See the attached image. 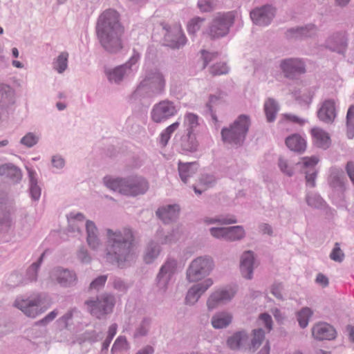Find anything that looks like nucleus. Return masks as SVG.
Segmentation results:
<instances>
[{"mask_svg":"<svg viewBox=\"0 0 354 354\" xmlns=\"http://www.w3.org/2000/svg\"><path fill=\"white\" fill-rule=\"evenodd\" d=\"M68 54L66 52L62 53L57 57L55 68L59 73H62L67 68Z\"/></svg>","mask_w":354,"mask_h":354,"instance_id":"nucleus-37","label":"nucleus"},{"mask_svg":"<svg viewBox=\"0 0 354 354\" xmlns=\"http://www.w3.org/2000/svg\"><path fill=\"white\" fill-rule=\"evenodd\" d=\"M128 348V342L124 337L120 336L115 341L112 351H121Z\"/></svg>","mask_w":354,"mask_h":354,"instance_id":"nucleus-44","label":"nucleus"},{"mask_svg":"<svg viewBox=\"0 0 354 354\" xmlns=\"http://www.w3.org/2000/svg\"><path fill=\"white\" fill-rule=\"evenodd\" d=\"M316 281L323 286H326L328 284V278L321 273L317 274Z\"/></svg>","mask_w":354,"mask_h":354,"instance_id":"nucleus-60","label":"nucleus"},{"mask_svg":"<svg viewBox=\"0 0 354 354\" xmlns=\"http://www.w3.org/2000/svg\"><path fill=\"white\" fill-rule=\"evenodd\" d=\"M86 304L92 315L100 318L112 311L114 301L112 296L106 295L97 301H87Z\"/></svg>","mask_w":354,"mask_h":354,"instance_id":"nucleus-8","label":"nucleus"},{"mask_svg":"<svg viewBox=\"0 0 354 354\" xmlns=\"http://www.w3.org/2000/svg\"><path fill=\"white\" fill-rule=\"evenodd\" d=\"M335 330L326 323H319L312 328L313 336L319 340L332 339L335 337Z\"/></svg>","mask_w":354,"mask_h":354,"instance_id":"nucleus-16","label":"nucleus"},{"mask_svg":"<svg viewBox=\"0 0 354 354\" xmlns=\"http://www.w3.org/2000/svg\"><path fill=\"white\" fill-rule=\"evenodd\" d=\"M180 122H175L173 124L167 127L164 131H166L170 136L179 127Z\"/></svg>","mask_w":354,"mask_h":354,"instance_id":"nucleus-62","label":"nucleus"},{"mask_svg":"<svg viewBox=\"0 0 354 354\" xmlns=\"http://www.w3.org/2000/svg\"><path fill=\"white\" fill-rule=\"evenodd\" d=\"M86 231H87V242L89 246L95 249L98 245V239L97 238L96 232H97V228L95 225V224L91 221H87L86 222Z\"/></svg>","mask_w":354,"mask_h":354,"instance_id":"nucleus-27","label":"nucleus"},{"mask_svg":"<svg viewBox=\"0 0 354 354\" xmlns=\"http://www.w3.org/2000/svg\"><path fill=\"white\" fill-rule=\"evenodd\" d=\"M235 294L232 288L215 291L207 300L209 309H213L221 304L231 299Z\"/></svg>","mask_w":354,"mask_h":354,"instance_id":"nucleus-15","label":"nucleus"},{"mask_svg":"<svg viewBox=\"0 0 354 354\" xmlns=\"http://www.w3.org/2000/svg\"><path fill=\"white\" fill-rule=\"evenodd\" d=\"M184 125L187 128L188 138L192 140V145L187 147V149L195 151L198 146V142L196 140L194 132L199 125L198 115L191 113L185 114Z\"/></svg>","mask_w":354,"mask_h":354,"instance_id":"nucleus-12","label":"nucleus"},{"mask_svg":"<svg viewBox=\"0 0 354 354\" xmlns=\"http://www.w3.org/2000/svg\"><path fill=\"white\" fill-rule=\"evenodd\" d=\"M248 336L243 332H238L227 339V345L231 349H238L248 342Z\"/></svg>","mask_w":354,"mask_h":354,"instance_id":"nucleus-24","label":"nucleus"},{"mask_svg":"<svg viewBox=\"0 0 354 354\" xmlns=\"http://www.w3.org/2000/svg\"><path fill=\"white\" fill-rule=\"evenodd\" d=\"M30 192L34 200H38L41 195V189L37 183L30 184Z\"/></svg>","mask_w":354,"mask_h":354,"instance_id":"nucleus-53","label":"nucleus"},{"mask_svg":"<svg viewBox=\"0 0 354 354\" xmlns=\"http://www.w3.org/2000/svg\"><path fill=\"white\" fill-rule=\"evenodd\" d=\"M274 16V10L269 6L253 10L250 17L253 22L259 26L268 25Z\"/></svg>","mask_w":354,"mask_h":354,"instance_id":"nucleus-11","label":"nucleus"},{"mask_svg":"<svg viewBox=\"0 0 354 354\" xmlns=\"http://www.w3.org/2000/svg\"><path fill=\"white\" fill-rule=\"evenodd\" d=\"M177 113V109L174 102L162 100L156 104L151 113L152 120L156 123L162 122Z\"/></svg>","mask_w":354,"mask_h":354,"instance_id":"nucleus-7","label":"nucleus"},{"mask_svg":"<svg viewBox=\"0 0 354 354\" xmlns=\"http://www.w3.org/2000/svg\"><path fill=\"white\" fill-rule=\"evenodd\" d=\"M228 67L226 64L223 62L216 63L209 68V73L212 75H225L228 73Z\"/></svg>","mask_w":354,"mask_h":354,"instance_id":"nucleus-38","label":"nucleus"},{"mask_svg":"<svg viewBox=\"0 0 354 354\" xmlns=\"http://www.w3.org/2000/svg\"><path fill=\"white\" fill-rule=\"evenodd\" d=\"M335 116V102L330 100L325 101L318 112L319 118L325 122H331Z\"/></svg>","mask_w":354,"mask_h":354,"instance_id":"nucleus-18","label":"nucleus"},{"mask_svg":"<svg viewBox=\"0 0 354 354\" xmlns=\"http://www.w3.org/2000/svg\"><path fill=\"white\" fill-rule=\"evenodd\" d=\"M330 257L335 261L341 262L343 261L344 258V254L340 249L339 244L338 243L335 244V247L330 254Z\"/></svg>","mask_w":354,"mask_h":354,"instance_id":"nucleus-40","label":"nucleus"},{"mask_svg":"<svg viewBox=\"0 0 354 354\" xmlns=\"http://www.w3.org/2000/svg\"><path fill=\"white\" fill-rule=\"evenodd\" d=\"M171 136L168 134L166 131H163L160 134V142L162 146H165L169 140L170 139Z\"/></svg>","mask_w":354,"mask_h":354,"instance_id":"nucleus-63","label":"nucleus"},{"mask_svg":"<svg viewBox=\"0 0 354 354\" xmlns=\"http://www.w3.org/2000/svg\"><path fill=\"white\" fill-rule=\"evenodd\" d=\"M175 38H173L170 33H168L166 37V41L169 42L168 45L173 48H178L183 46L186 43V37L183 34L180 27L176 28Z\"/></svg>","mask_w":354,"mask_h":354,"instance_id":"nucleus-23","label":"nucleus"},{"mask_svg":"<svg viewBox=\"0 0 354 354\" xmlns=\"http://www.w3.org/2000/svg\"><path fill=\"white\" fill-rule=\"evenodd\" d=\"M204 222L207 224H213L216 223H219L221 224H230L235 223L236 222L234 217L231 216L230 218H205Z\"/></svg>","mask_w":354,"mask_h":354,"instance_id":"nucleus-42","label":"nucleus"},{"mask_svg":"<svg viewBox=\"0 0 354 354\" xmlns=\"http://www.w3.org/2000/svg\"><path fill=\"white\" fill-rule=\"evenodd\" d=\"M41 298L39 296L27 299L17 298L14 306L21 310L26 316L35 318L43 313L39 308Z\"/></svg>","mask_w":354,"mask_h":354,"instance_id":"nucleus-9","label":"nucleus"},{"mask_svg":"<svg viewBox=\"0 0 354 354\" xmlns=\"http://www.w3.org/2000/svg\"><path fill=\"white\" fill-rule=\"evenodd\" d=\"M197 170V165L194 162L178 164L180 176L184 183H187V178Z\"/></svg>","mask_w":354,"mask_h":354,"instance_id":"nucleus-25","label":"nucleus"},{"mask_svg":"<svg viewBox=\"0 0 354 354\" xmlns=\"http://www.w3.org/2000/svg\"><path fill=\"white\" fill-rule=\"evenodd\" d=\"M51 277L55 279L57 283L63 286L73 285L77 281V277L74 272L62 268H57L53 270Z\"/></svg>","mask_w":354,"mask_h":354,"instance_id":"nucleus-17","label":"nucleus"},{"mask_svg":"<svg viewBox=\"0 0 354 354\" xmlns=\"http://www.w3.org/2000/svg\"><path fill=\"white\" fill-rule=\"evenodd\" d=\"M281 68L285 75L288 77L305 73V67L301 60L297 59H288L283 60Z\"/></svg>","mask_w":354,"mask_h":354,"instance_id":"nucleus-13","label":"nucleus"},{"mask_svg":"<svg viewBox=\"0 0 354 354\" xmlns=\"http://www.w3.org/2000/svg\"><path fill=\"white\" fill-rule=\"evenodd\" d=\"M234 21V14L232 12L218 13L207 30V34L212 38L216 39L225 36Z\"/></svg>","mask_w":354,"mask_h":354,"instance_id":"nucleus-5","label":"nucleus"},{"mask_svg":"<svg viewBox=\"0 0 354 354\" xmlns=\"http://www.w3.org/2000/svg\"><path fill=\"white\" fill-rule=\"evenodd\" d=\"M259 318L263 322L268 330L270 331L272 329V324L271 317L268 314L263 313L260 315Z\"/></svg>","mask_w":354,"mask_h":354,"instance_id":"nucleus-56","label":"nucleus"},{"mask_svg":"<svg viewBox=\"0 0 354 354\" xmlns=\"http://www.w3.org/2000/svg\"><path fill=\"white\" fill-rule=\"evenodd\" d=\"M264 110L268 122H272L275 119L278 111V106L276 102L272 99H268L264 104Z\"/></svg>","mask_w":354,"mask_h":354,"instance_id":"nucleus-29","label":"nucleus"},{"mask_svg":"<svg viewBox=\"0 0 354 354\" xmlns=\"http://www.w3.org/2000/svg\"><path fill=\"white\" fill-rule=\"evenodd\" d=\"M346 127L347 136L348 138H353L354 136V106L348 108L346 115Z\"/></svg>","mask_w":354,"mask_h":354,"instance_id":"nucleus-31","label":"nucleus"},{"mask_svg":"<svg viewBox=\"0 0 354 354\" xmlns=\"http://www.w3.org/2000/svg\"><path fill=\"white\" fill-rule=\"evenodd\" d=\"M107 279L106 276L102 275L97 278H96L94 281H93L90 285V288L91 289H98L99 288L103 286Z\"/></svg>","mask_w":354,"mask_h":354,"instance_id":"nucleus-49","label":"nucleus"},{"mask_svg":"<svg viewBox=\"0 0 354 354\" xmlns=\"http://www.w3.org/2000/svg\"><path fill=\"white\" fill-rule=\"evenodd\" d=\"M124 31V27L120 23V15L115 10H107L100 16L97 34L106 50L114 53L122 48L121 37Z\"/></svg>","mask_w":354,"mask_h":354,"instance_id":"nucleus-1","label":"nucleus"},{"mask_svg":"<svg viewBox=\"0 0 354 354\" xmlns=\"http://www.w3.org/2000/svg\"><path fill=\"white\" fill-rule=\"evenodd\" d=\"M165 86V77L158 71L149 73L140 84V87H148L152 93L156 94L162 93Z\"/></svg>","mask_w":354,"mask_h":354,"instance_id":"nucleus-10","label":"nucleus"},{"mask_svg":"<svg viewBox=\"0 0 354 354\" xmlns=\"http://www.w3.org/2000/svg\"><path fill=\"white\" fill-rule=\"evenodd\" d=\"M282 117L286 121H290L299 124H303L304 123V120L303 119L299 118V117L295 115L283 114Z\"/></svg>","mask_w":354,"mask_h":354,"instance_id":"nucleus-55","label":"nucleus"},{"mask_svg":"<svg viewBox=\"0 0 354 354\" xmlns=\"http://www.w3.org/2000/svg\"><path fill=\"white\" fill-rule=\"evenodd\" d=\"M108 245L106 258L110 262H116L119 266L131 257L133 236L129 229L113 232L107 230Z\"/></svg>","mask_w":354,"mask_h":354,"instance_id":"nucleus-2","label":"nucleus"},{"mask_svg":"<svg viewBox=\"0 0 354 354\" xmlns=\"http://www.w3.org/2000/svg\"><path fill=\"white\" fill-rule=\"evenodd\" d=\"M0 176H6L18 180L21 178V174L20 170L14 165L6 164L0 166Z\"/></svg>","mask_w":354,"mask_h":354,"instance_id":"nucleus-28","label":"nucleus"},{"mask_svg":"<svg viewBox=\"0 0 354 354\" xmlns=\"http://www.w3.org/2000/svg\"><path fill=\"white\" fill-rule=\"evenodd\" d=\"M44 255V253L42 254L41 257L39 259V262L32 263L28 270V272H32V274L34 275L33 279H36L37 270L39 267L40 262L41 261Z\"/></svg>","mask_w":354,"mask_h":354,"instance_id":"nucleus-58","label":"nucleus"},{"mask_svg":"<svg viewBox=\"0 0 354 354\" xmlns=\"http://www.w3.org/2000/svg\"><path fill=\"white\" fill-rule=\"evenodd\" d=\"M314 143L319 147L327 148L330 144V137L323 129L315 127L311 129Z\"/></svg>","mask_w":354,"mask_h":354,"instance_id":"nucleus-21","label":"nucleus"},{"mask_svg":"<svg viewBox=\"0 0 354 354\" xmlns=\"http://www.w3.org/2000/svg\"><path fill=\"white\" fill-rule=\"evenodd\" d=\"M335 44H328L329 48H332L333 50H337L338 52H342L346 46V42L343 37H337L334 40Z\"/></svg>","mask_w":354,"mask_h":354,"instance_id":"nucleus-45","label":"nucleus"},{"mask_svg":"<svg viewBox=\"0 0 354 354\" xmlns=\"http://www.w3.org/2000/svg\"><path fill=\"white\" fill-rule=\"evenodd\" d=\"M213 281L211 279H207L201 283H197L193 286L187 292L186 296V302L189 304H195L199 297L212 285Z\"/></svg>","mask_w":354,"mask_h":354,"instance_id":"nucleus-14","label":"nucleus"},{"mask_svg":"<svg viewBox=\"0 0 354 354\" xmlns=\"http://www.w3.org/2000/svg\"><path fill=\"white\" fill-rule=\"evenodd\" d=\"M205 19L203 18L195 17L193 18L187 24V31L189 34L194 35L198 32L202 25L203 24Z\"/></svg>","mask_w":354,"mask_h":354,"instance_id":"nucleus-33","label":"nucleus"},{"mask_svg":"<svg viewBox=\"0 0 354 354\" xmlns=\"http://www.w3.org/2000/svg\"><path fill=\"white\" fill-rule=\"evenodd\" d=\"M279 167L281 171L286 174L288 176H292L293 174V170L292 168H289L286 160L283 158H280L279 160Z\"/></svg>","mask_w":354,"mask_h":354,"instance_id":"nucleus-52","label":"nucleus"},{"mask_svg":"<svg viewBox=\"0 0 354 354\" xmlns=\"http://www.w3.org/2000/svg\"><path fill=\"white\" fill-rule=\"evenodd\" d=\"M264 339V333L262 329L254 330L253 337L251 342L250 350L254 351L259 346Z\"/></svg>","mask_w":354,"mask_h":354,"instance_id":"nucleus-34","label":"nucleus"},{"mask_svg":"<svg viewBox=\"0 0 354 354\" xmlns=\"http://www.w3.org/2000/svg\"><path fill=\"white\" fill-rule=\"evenodd\" d=\"M57 312L56 310H53L48 314L44 319L39 321L37 324H46L49 322L53 320L57 315Z\"/></svg>","mask_w":354,"mask_h":354,"instance_id":"nucleus-57","label":"nucleus"},{"mask_svg":"<svg viewBox=\"0 0 354 354\" xmlns=\"http://www.w3.org/2000/svg\"><path fill=\"white\" fill-rule=\"evenodd\" d=\"M245 236V231L241 226L227 227L226 240L234 241L242 239Z\"/></svg>","mask_w":354,"mask_h":354,"instance_id":"nucleus-30","label":"nucleus"},{"mask_svg":"<svg viewBox=\"0 0 354 354\" xmlns=\"http://www.w3.org/2000/svg\"><path fill=\"white\" fill-rule=\"evenodd\" d=\"M232 322V316L229 313H221L215 315L212 319V324L215 328H222L228 326Z\"/></svg>","mask_w":354,"mask_h":354,"instance_id":"nucleus-26","label":"nucleus"},{"mask_svg":"<svg viewBox=\"0 0 354 354\" xmlns=\"http://www.w3.org/2000/svg\"><path fill=\"white\" fill-rule=\"evenodd\" d=\"M201 56L204 62L203 67L205 68L211 61L217 57L216 53H209L206 50H201Z\"/></svg>","mask_w":354,"mask_h":354,"instance_id":"nucleus-48","label":"nucleus"},{"mask_svg":"<svg viewBox=\"0 0 354 354\" xmlns=\"http://www.w3.org/2000/svg\"><path fill=\"white\" fill-rule=\"evenodd\" d=\"M104 180L108 188L124 195L136 196L144 194L149 187L148 183L141 177L127 180L105 177Z\"/></svg>","mask_w":354,"mask_h":354,"instance_id":"nucleus-3","label":"nucleus"},{"mask_svg":"<svg viewBox=\"0 0 354 354\" xmlns=\"http://www.w3.org/2000/svg\"><path fill=\"white\" fill-rule=\"evenodd\" d=\"M154 350L152 346H147L143 348L140 349L136 354H153Z\"/></svg>","mask_w":354,"mask_h":354,"instance_id":"nucleus-64","label":"nucleus"},{"mask_svg":"<svg viewBox=\"0 0 354 354\" xmlns=\"http://www.w3.org/2000/svg\"><path fill=\"white\" fill-rule=\"evenodd\" d=\"M179 210V207L177 205H168L158 209L156 214L164 223H169L178 217Z\"/></svg>","mask_w":354,"mask_h":354,"instance_id":"nucleus-22","label":"nucleus"},{"mask_svg":"<svg viewBox=\"0 0 354 354\" xmlns=\"http://www.w3.org/2000/svg\"><path fill=\"white\" fill-rule=\"evenodd\" d=\"M158 254L159 248L156 245L153 246V244L151 243L147 249V252L144 259L146 263H150L156 257L158 256Z\"/></svg>","mask_w":354,"mask_h":354,"instance_id":"nucleus-41","label":"nucleus"},{"mask_svg":"<svg viewBox=\"0 0 354 354\" xmlns=\"http://www.w3.org/2000/svg\"><path fill=\"white\" fill-rule=\"evenodd\" d=\"M207 180H204L203 179L201 180V185L203 187L202 190H199L196 188V187H194V192L196 194H201L203 191L205 190L209 185L214 181L213 177L211 176H206Z\"/></svg>","mask_w":354,"mask_h":354,"instance_id":"nucleus-51","label":"nucleus"},{"mask_svg":"<svg viewBox=\"0 0 354 354\" xmlns=\"http://www.w3.org/2000/svg\"><path fill=\"white\" fill-rule=\"evenodd\" d=\"M346 171L351 179L354 184V163L352 162H348L346 165Z\"/></svg>","mask_w":354,"mask_h":354,"instance_id":"nucleus-59","label":"nucleus"},{"mask_svg":"<svg viewBox=\"0 0 354 354\" xmlns=\"http://www.w3.org/2000/svg\"><path fill=\"white\" fill-rule=\"evenodd\" d=\"M52 162L54 167L57 168H61L64 165V159L59 156H54L52 159Z\"/></svg>","mask_w":354,"mask_h":354,"instance_id":"nucleus-61","label":"nucleus"},{"mask_svg":"<svg viewBox=\"0 0 354 354\" xmlns=\"http://www.w3.org/2000/svg\"><path fill=\"white\" fill-rule=\"evenodd\" d=\"M318 162L319 158L316 156H306L301 158V163L303 165V167L305 169H313L316 165L318 163Z\"/></svg>","mask_w":354,"mask_h":354,"instance_id":"nucleus-43","label":"nucleus"},{"mask_svg":"<svg viewBox=\"0 0 354 354\" xmlns=\"http://www.w3.org/2000/svg\"><path fill=\"white\" fill-rule=\"evenodd\" d=\"M286 145L291 151L302 153L306 149V141L299 134L295 133L286 139Z\"/></svg>","mask_w":354,"mask_h":354,"instance_id":"nucleus-20","label":"nucleus"},{"mask_svg":"<svg viewBox=\"0 0 354 354\" xmlns=\"http://www.w3.org/2000/svg\"><path fill=\"white\" fill-rule=\"evenodd\" d=\"M313 311L307 307L303 308L297 313V320L301 328H306L308 324L309 318L312 316Z\"/></svg>","mask_w":354,"mask_h":354,"instance_id":"nucleus-32","label":"nucleus"},{"mask_svg":"<svg viewBox=\"0 0 354 354\" xmlns=\"http://www.w3.org/2000/svg\"><path fill=\"white\" fill-rule=\"evenodd\" d=\"M213 266L211 258L198 257L191 263L187 271V278L190 282L199 281L209 274Z\"/></svg>","mask_w":354,"mask_h":354,"instance_id":"nucleus-6","label":"nucleus"},{"mask_svg":"<svg viewBox=\"0 0 354 354\" xmlns=\"http://www.w3.org/2000/svg\"><path fill=\"white\" fill-rule=\"evenodd\" d=\"M223 101L224 100H223V94L220 93L218 95H212L209 97V101L207 106L209 107V109L211 111H212V108L214 105L219 104L221 102H223Z\"/></svg>","mask_w":354,"mask_h":354,"instance_id":"nucleus-50","label":"nucleus"},{"mask_svg":"<svg viewBox=\"0 0 354 354\" xmlns=\"http://www.w3.org/2000/svg\"><path fill=\"white\" fill-rule=\"evenodd\" d=\"M125 66H120L108 73V78L111 82H118L122 80L125 74Z\"/></svg>","mask_w":354,"mask_h":354,"instance_id":"nucleus-35","label":"nucleus"},{"mask_svg":"<svg viewBox=\"0 0 354 354\" xmlns=\"http://www.w3.org/2000/svg\"><path fill=\"white\" fill-rule=\"evenodd\" d=\"M250 124L249 117L241 115L229 128L222 129L223 140L230 144L241 145L245 140Z\"/></svg>","mask_w":354,"mask_h":354,"instance_id":"nucleus-4","label":"nucleus"},{"mask_svg":"<svg viewBox=\"0 0 354 354\" xmlns=\"http://www.w3.org/2000/svg\"><path fill=\"white\" fill-rule=\"evenodd\" d=\"M317 176V172L313 171L312 173L309 171L306 172V180L308 186L311 187H314L315 186V178Z\"/></svg>","mask_w":354,"mask_h":354,"instance_id":"nucleus-54","label":"nucleus"},{"mask_svg":"<svg viewBox=\"0 0 354 354\" xmlns=\"http://www.w3.org/2000/svg\"><path fill=\"white\" fill-rule=\"evenodd\" d=\"M176 268V262L174 260H168L160 269L158 277L162 278L167 274L174 273Z\"/></svg>","mask_w":354,"mask_h":354,"instance_id":"nucleus-36","label":"nucleus"},{"mask_svg":"<svg viewBox=\"0 0 354 354\" xmlns=\"http://www.w3.org/2000/svg\"><path fill=\"white\" fill-rule=\"evenodd\" d=\"M227 227H212L210 229L211 234L217 239L226 240Z\"/></svg>","mask_w":354,"mask_h":354,"instance_id":"nucleus-46","label":"nucleus"},{"mask_svg":"<svg viewBox=\"0 0 354 354\" xmlns=\"http://www.w3.org/2000/svg\"><path fill=\"white\" fill-rule=\"evenodd\" d=\"M198 6L201 12H211L216 8L214 0H200Z\"/></svg>","mask_w":354,"mask_h":354,"instance_id":"nucleus-39","label":"nucleus"},{"mask_svg":"<svg viewBox=\"0 0 354 354\" xmlns=\"http://www.w3.org/2000/svg\"><path fill=\"white\" fill-rule=\"evenodd\" d=\"M254 255L251 251L244 252L241 257L240 268L243 277L250 279L252 276Z\"/></svg>","mask_w":354,"mask_h":354,"instance_id":"nucleus-19","label":"nucleus"},{"mask_svg":"<svg viewBox=\"0 0 354 354\" xmlns=\"http://www.w3.org/2000/svg\"><path fill=\"white\" fill-rule=\"evenodd\" d=\"M37 140L34 134L29 133L21 138V142L28 147H31L37 142Z\"/></svg>","mask_w":354,"mask_h":354,"instance_id":"nucleus-47","label":"nucleus"}]
</instances>
